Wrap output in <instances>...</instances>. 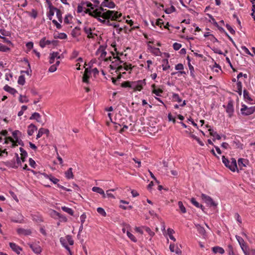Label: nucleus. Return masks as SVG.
Segmentation results:
<instances>
[{
	"label": "nucleus",
	"instance_id": "nucleus-1",
	"mask_svg": "<svg viewBox=\"0 0 255 255\" xmlns=\"http://www.w3.org/2000/svg\"><path fill=\"white\" fill-rule=\"evenodd\" d=\"M84 13L88 14L89 15L93 17H101L104 19H110L111 20H119V18L122 16V14L117 11L107 10L103 14L101 11L98 10H94L93 11L90 9H85Z\"/></svg>",
	"mask_w": 255,
	"mask_h": 255
},
{
	"label": "nucleus",
	"instance_id": "nucleus-2",
	"mask_svg": "<svg viewBox=\"0 0 255 255\" xmlns=\"http://www.w3.org/2000/svg\"><path fill=\"white\" fill-rule=\"evenodd\" d=\"M146 84L145 80H138L136 81L130 82L128 81H125L121 84L123 88H130L134 91H141L143 89V86Z\"/></svg>",
	"mask_w": 255,
	"mask_h": 255
},
{
	"label": "nucleus",
	"instance_id": "nucleus-3",
	"mask_svg": "<svg viewBox=\"0 0 255 255\" xmlns=\"http://www.w3.org/2000/svg\"><path fill=\"white\" fill-rule=\"evenodd\" d=\"M222 162L232 171L235 172L236 169L238 171L236 160L234 158H232L231 161H230L225 156H223Z\"/></svg>",
	"mask_w": 255,
	"mask_h": 255
},
{
	"label": "nucleus",
	"instance_id": "nucleus-4",
	"mask_svg": "<svg viewBox=\"0 0 255 255\" xmlns=\"http://www.w3.org/2000/svg\"><path fill=\"white\" fill-rule=\"evenodd\" d=\"M236 238L237 240L239 245H240V247L244 253L245 254V255H248L249 254V248L247 246L244 239L238 235L236 236Z\"/></svg>",
	"mask_w": 255,
	"mask_h": 255
},
{
	"label": "nucleus",
	"instance_id": "nucleus-5",
	"mask_svg": "<svg viewBox=\"0 0 255 255\" xmlns=\"http://www.w3.org/2000/svg\"><path fill=\"white\" fill-rule=\"evenodd\" d=\"M201 198L208 206L214 207L217 206V204L213 201L211 197L205 194H202Z\"/></svg>",
	"mask_w": 255,
	"mask_h": 255
},
{
	"label": "nucleus",
	"instance_id": "nucleus-6",
	"mask_svg": "<svg viewBox=\"0 0 255 255\" xmlns=\"http://www.w3.org/2000/svg\"><path fill=\"white\" fill-rule=\"evenodd\" d=\"M233 101L231 100L228 102V103L226 106H223L226 109V112L228 114V116L230 118H231L234 113V108L233 106Z\"/></svg>",
	"mask_w": 255,
	"mask_h": 255
},
{
	"label": "nucleus",
	"instance_id": "nucleus-7",
	"mask_svg": "<svg viewBox=\"0 0 255 255\" xmlns=\"http://www.w3.org/2000/svg\"><path fill=\"white\" fill-rule=\"evenodd\" d=\"M101 5L104 7H107L109 8H114L116 6V4L112 1L109 0H104L101 3Z\"/></svg>",
	"mask_w": 255,
	"mask_h": 255
},
{
	"label": "nucleus",
	"instance_id": "nucleus-8",
	"mask_svg": "<svg viewBox=\"0 0 255 255\" xmlns=\"http://www.w3.org/2000/svg\"><path fill=\"white\" fill-rule=\"evenodd\" d=\"M195 227L199 234L202 235L203 238H205L207 237V233L204 227H202L199 224H195Z\"/></svg>",
	"mask_w": 255,
	"mask_h": 255
},
{
	"label": "nucleus",
	"instance_id": "nucleus-9",
	"mask_svg": "<svg viewBox=\"0 0 255 255\" xmlns=\"http://www.w3.org/2000/svg\"><path fill=\"white\" fill-rule=\"evenodd\" d=\"M105 48L106 47L104 46L103 45L100 46L99 48L96 51V54L98 55L99 53H101V57L102 58L105 57L107 54V52L105 51Z\"/></svg>",
	"mask_w": 255,
	"mask_h": 255
},
{
	"label": "nucleus",
	"instance_id": "nucleus-10",
	"mask_svg": "<svg viewBox=\"0 0 255 255\" xmlns=\"http://www.w3.org/2000/svg\"><path fill=\"white\" fill-rule=\"evenodd\" d=\"M59 52H53L51 53H50V59H49V63L50 64H52L54 62V60L55 58H57V59H60L61 58V56L59 55Z\"/></svg>",
	"mask_w": 255,
	"mask_h": 255
},
{
	"label": "nucleus",
	"instance_id": "nucleus-11",
	"mask_svg": "<svg viewBox=\"0 0 255 255\" xmlns=\"http://www.w3.org/2000/svg\"><path fill=\"white\" fill-rule=\"evenodd\" d=\"M17 232L19 235H29L31 234V231L29 229H24L18 228L17 229Z\"/></svg>",
	"mask_w": 255,
	"mask_h": 255
},
{
	"label": "nucleus",
	"instance_id": "nucleus-12",
	"mask_svg": "<svg viewBox=\"0 0 255 255\" xmlns=\"http://www.w3.org/2000/svg\"><path fill=\"white\" fill-rule=\"evenodd\" d=\"M9 246L12 250V251L16 253L17 254H20V252L21 251V248L19 247L18 246L16 245L15 243H10Z\"/></svg>",
	"mask_w": 255,
	"mask_h": 255
},
{
	"label": "nucleus",
	"instance_id": "nucleus-13",
	"mask_svg": "<svg viewBox=\"0 0 255 255\" xmlns=\"http://www.w3.org/2000/svg\"><path fill=\"white\" fill-rule=\"evenodd\" d=\"M49 133V130L47 128H40L37 134L36 135V139L40 138L43 134H46L48 135Z\"/></svg>",
	"mask_w": 255,
	"mask_h": 255
},
{
	"label": "nucleus",
	"instance_id": "nucleus-14",
	"mask_svg": "<svg viewBox=\"0 0 255 255\" xmlns=\"http://www.w3.org/2000/svg\"><path fill=\"white\" fill-rule=\"evenodd\" d=\"M30 248L36 254H39L41 252L40 247L36 244H32L29 245Z\"/></svg>",
	"mask_w": 255,
	"mask_h": 255
},
{
	"label": "nucleus",
	"instance_id": "nucleus-15",
	"mask_svg": "<svg viewBox=\"0 0 255 255\" xmlns=\"http://www.w3.org/2000/svg\"><path fill=\"white\" fill-rule=\"evenodd\" d=\"M37 129V127L33 124H31L28 127L27 133L29 135H32L35 130Z\"/></svg>",
	"mask_w": 255,
	"mask_h": 255
},
{
	"label": "nucleus",
	"instance_id": "nucleus-16",
	"mask_svg": "<svg viewBox=\"0 0 255 255\" xmlns=\"http://www.w3.org/2000/svg\"><path fill=\"white\" fill-rule=\"evenodd\" d=\"M51 44L50 40H46V37H43L39 41L40 46L43 48L46 45Z\"/></svg>",
	"mask_w": 255,
	"mask_h": 255
},
{
	"label": "nucleus",
	"instance_id": "nucleus-17",
	"mask_svg": "<svg viewBox=\"0 0 255 255\" xmlns=\"http://www.w3.org/2000/svg\"><path fill=\"white\" fill-rule=\"evenodd\" d=\"M92 190L93 192H95L102 195L103 198H105L106 197V195L105 194L104 190L102 188L98 187H93Z\"/></svg>",
	"mask_w": 255,
	"mask_h": 255
},
{
	"label": "nucleus",
	"instance_id": "nucleus-18",
	"mask_svg": "<svg viewBox=\"0 0 255 255\" xmlns=\"http://www.w3.org/2000/svg\"><path fill=\"white\" fill-rule=\"evenodd\" d=\"M3 89L5 91L9 93L10 94H11L13 95H14L17 92V91L15 89L10 87V86H9L7 85H6L5 86H4V87H3Z\"/></svg>",
	"mask_w": 255,
	"mask_h": 255
},
{
	"label": "nucleus",
	"instance_id": "nucleus-19",
	"mask_svg": "<svg viewBox=\"0 0 255 255\" xmlns=\"http://www.w3.org/2000/svg\"><path fill=\"white\" fill-rule=\"evenodd\" d=\"M42 175H43L46 178H48L54 184H57L58 182L59 181L58 179L54 177L52 175H48L45 173H42Z\"/></svg>",
	"mask_w": 255,
	"mask_h": 255
},
{
	"label": "nucleus",
	"instance_id": "nucleus-20",
	"mask_svg": "<svg viewBox=\"0 0 255 255\" xmlns=\"http://www.w3.org/2000/svg\"><path fill=\"white\" fill-rule=\"evenodd\" d=\"M84 32L87 34V37L89 38H94V36L92 32V29L90 27H85L84 28Z\"/></svg>",
	"mask_w": 255,
	"mask_h": 255
},
{
	"label": "nucleus",
	"instance_id": "nucleus-21",
	"mask_svg": "<svg viewBox=\"0 0 255 255\" xmlns=\"http://www.w3.org/2000/svg\"><path fill=\"white\" fill-rule=\"evenodd\" d=\"M151 87L153 89L152 93L153 94H154L155 95H156L157 96H161V94L163 93V90H161L160 89H155L156 86H155V84H152L151 85Z\"/></svg>",
	"mask_w": 255,
	"mask_h": 255
},
{
	"label": "nucleus",
	"instance_id": "nucleus-22",
	"mask_svg": "<svg viewBox=\"0 0 255 255\" xmlns=\"http://www.w3.org/2000/svg\"><path fill=\"white\" fill-rule=\"evenodd\" d=\"M254 112H255V107H251L248 108L247 110H246L245 113H243V115L244 116H249L250 115L253 114Z\"/></svg>",
	"mask_w": 255,
	"mask_h": 255
},
{
	"label": "nucleus",
	"instance_id": "nucleus-23",
	"mask_svg": "<svg viewBox=\"0 0 255 255\" xmlns=\"http://www.w3.org/2000/svg\"><path fill=\"white\" fill-rule=\"evenodd\" d=\"M243 96L244 100L246 101H248L249 102L253 101V99L250 97V94L249 92L247 90H244L243 91Z\"/></svg>",
	"mask_w": 255,
	"mask_h": 255
},
{
	"label": "nucleus",
	"instance_id": "nucleus-24",
	"mask_svg": "<svg viewBox=\"0 0 255 255\" xmlns=\"http://www.w3.org/2000/svg\"><path fill=\"white\" fill-rule=\"evenodd\" d=\"M5 165L9 167H11L12 168L17 169L18 168V165L16 164L14 159L11 160V161H7L5 162Z\"/></svg>",
	"mask_w": 255,
	"mask_h": 255
},
{
	"label": "nucleus",
	"instance_id": "nucleus-25",
	"mask_svg": "<svg viewBox=\"0 0 255 255\" xmlns=\"http://www.w3.org/2000/svg\"><path fill=\"white\" fill-rule=\"evenodd\" d=\"M40 118H41L40 115L38 113L35 112L32 114V115L30 117L29 119L30 120H36L37 122L40 123V121L39 119H40Z\"/></svg>",
	"mask_w": 255,
	"mask_h": 255
},
{
	"label": "nucleus",
	"instance_id": "nucleus-26",
	"mask_svg": "<svg viewBox=\"0 0 255 255\" xmlns=\"http://www.w3.org/2000/svg\"><path fill=\"white\" fill-rule=\"evenodd\" d=\"M212 251L215 254L219 253L220 254H223L225 252L224 250L222 248L218 246L212 248Z\"/></svg>",
	"mask_w": 255,
	"mask_h": 255
},
{
	"label": "nucleus",
	"instance_id": "nucleus-27",
	"mask_svg": "<svg viewBox=\"0 0 255 255\" xmlns=\"http://www.w3.org/2000/svg\"><path fill=\"white\" fill-rule=\"evenodd\" d=\"M12 134L14 138L16 140L21 137L22 133L18 130H15L12 132Z\"/></svg>",
	"mask_w": 255,
	"mask_h": 255
},
{
	"label": "nucleus",
	"instance_id": "nucleus-28",
	"mask_svg": "<svg viewBox=\"0 0 255 255\" xmlns=\"http://www.w3.org/2000/svg\"><path fill=\"white\" fill-rule=\"evenodd\" d=\"M65 176L67 179H72L74 177V175L72 172V168H69L65 172Z\"/></svg>",
	"mask_w": 255,
	"mask_h": 255
},
{
	"label": "nucleus",
	"instance_id": "nucleus-29",
	"mask_svg": "<svg viewBox=\"0 0 255 255\" xmlns=\"http://www.w3.org/2000/svg\"><path fill=\"white\" fill-rule=\"evenodd\" d=\"M209 131H210V135L213 137H215L217 139L220 140L221 138V136L218 134L216 131H214L213 129L210 128L209 129Z\"/></svg>",
	"mask_w": 255,
	"mask_h": 255
},
{
	"label": "nucleus",
	"instance_id": "nucleus-30",
	"mask_svg": "<svg viewBox=\"0 0 255 255\" xmlns=\"http://www.w3.org/2000/svg\"><path fill=\"white\" fill-rule=\"evenodd\" d=\"M80 28L79 27H76L71 32V34L73 37H76L80 34Z\"/></svg>",
	"mask_w": 255,
	"mask_h": 255
},
{
	"label": "nucleus",
	"instance_id": "nucleus-31",
	"mask_svg": "<svg viewBox=\"0 0 255 255\" xmlns=\"http://www.w3.org/2000/svg\"><path fill=\"white\" fill-rule=\"evenodd\" d=\"M237 92L240 96L242 94V83L240 81H238L237 83Z\"/></svg>",
	"mask_w": 255,
	"mask_h": 255
},
{
	"label": "nucleus",
	"instance_id": "nucleus-32",
	"mask_svg": "<svg viewBox=\"0 0 255 255\" xmlns=\"http://www.w3.org/2000/svg\"><path fill=\"white\" fill-rule=\"evenodd\" d=\"M61 209L63 211L67 213L68 214L71 216H73L74 214V212L71 208L65 206H63L61 207Z\"/></svg>",
	"mask_w": 255,
	"mask_h": 255
},
{
	"label": "nucleus",
	"instance_id": "nucleus-33",
	"mask_svg": "<svg viewBox=\"0 0 255 255\" xmlns=\"http://www.w3.org/2000/svg\"><path fill=\"white\" fill-rule=\"evenodd\" d=\"M67 35L65 33H60L57 35L54 34V38H59L60 39H65L67 38Z\"/></svg>",
	"mask_w": 255,
	"mask_h": 255
},
{
	"label": "nucleus",
	"instance_id": "nucleus-34",
	"mask_svg": "<svg viewBox=\"0 0 255 255\" xmlns=\"http://www.w3.org/2000/svg\"><path fill=\"white\" fill-rule=\"evenodd\" d=\"M174 233V231L173 229H171L170 228H168L167 229V234L169 236V238L173 240V241H175L176 239L173 236L172 234Z\"/></svg>",
	"mask_w": 255,
	"mask_h": 255
},
{
	"label": "nucleus",
	"instance_id": "nucleus-35",
	"mask_svg": "<svg viewBox=\"0 0 255 255\" xmlns=\"http://www.w3.org/2000/svg\"><path fill=\"white\" fill-rule=\"evenodd\" d=\"M56 12L57 17L58 20L61 23L62 22V12L59 9H57L56 10Z\"/></svg>",
	"mask_w": 255,
	"mask_h": 255
},
{
	"label": "nucleus",
	"instance_id": "nucleus-36",
	"mask_svg": "<svg viewBox=\"0 0 255 255\" xmlns=\"http://www.w3.org/2000/svg\"><path fill=\"white\" fill-rule=\"evenodd\" d=\"M178 205L179 208L181 213H185L186 212V210L185 207L183 205L182 202L179 201L178 202Z\"/></svg>",
	"mask_w": 255,
	"mask_h": 255
},
{
	"label": "nucleus",
	"instance_id": "nucleus-37",
	"mask_svg": "<svg viewBox=\"0 0 255 255\" xmlns=\"http://www.w3.org/2000/svg\"><path fill=\"white\" fill-rule=\"evenodd\" d=\"M19 101L21 103H27L29 100L26 96L20 95L19 97Z\"/></svg>",
	"mask_w": 255,
	"mask_h": 255
},
{
	"label": "nucleus",
	"instance_id": "nucleus-38",
	"mask_svg": "<svg viewBox=\"0 0 255 255\" xmlns=\"http://www.w3.org/2000/svg\"><path fill=\"white\" fill-rule=\"evenodd\" d=\"M162 62L166 64V65L164 66V65H162V67H163V70L164 71H165L168 69L170 68V65H169L168 64V61L167 59H164L163 60H162Z\"/></svg>",
	"mask_w": 255,
	"mask_h": 255
},
{
	"label": "nucleus",
	"instance_id": "nucleus-39",
	"mask_svg": "<svg viewBox=\"0 0 255 255\" xmlns=\"http://www.w3.org/2000/svg\"><path fill=\"white\" fill-rule=\"evenodd\" d=\"M25 77L23 75H20L18 77L17 83L20 85H23L25 84Z\"/></svg>",
	"mask_w": 255,
	"mask_h": 255
},
{
	"label": "nucleus",
	"instance_id": "nucleus-40",
	"mask_svg": "<svg viewBox=\"0 0 255 255\" xmlns=\"http://www.w3.org/2000/svg\"><path fill=\"white\" fill-rule=\"evenodd\" d=\"M97 212L103 216V217H106L107 216V214L103 208L98 207L97 209Z\"/></svg>",
	"mask_w": 255,
	"mask_h": 255
},
{
	"label": "nucleus",
	"instance_id": "nucleus-41",
	"mask_svg": "<svg viewBox=\"0 0 255 255\" xmlns=\"http://www.w3.org/2000/svg\"><path fill=\"white\" fill-rule=\"evenodd\" d=\"M89 74L84 73L82 81L83 82L88 84L89 83Z\"/></svg>",
	"mask_w": 255,
	"mask_h": 255
},
{
	"label": "nucleus",
	"instance_id": "nucleus-42",
	"mask_svg": "<svg viewBox=\"0 0 255 255\" xmlns=\"http://www.w3.org/2000/svg\"><path fill=\"white\" fill-rule=\"evenodd\" d=\"M176 10L175 7L173 5H171L169 8H167L165 10V12L167 14H170Z\"/></svg>",
	"mask_w": 255,
	"mask_h": 255
},
{
	"label": "nucleus",
	"instance_id": "nucleus-43",
	"mask_svg": "<svg viewBox=\"0 0 255 255\" xmlns=\"http://www.w3.org/2000/svg\"><path fill=\"white\" fill-rule=\"evenodd\" d=\"M173 99L178 103L182 102V99L179 97L178 94L174 93L172 95Z\"/></svg>",
	"mask_w": 255,
	"mask_h": 255
},
{
	"label": "nucleus",
	"instance_id": "nucleus-44",
	"mask_svg": "<svg viewBox=\"0 0 255 255\" xmlns=\"http://www.w3.org/2000/svg\"><path fill=\"white\" fill-rule=\"evenodd\" d=\"M244 161H245L246 162H248V160H245L243 158H239L238 159V164L239 166L242 168V167H245L246 166V165L245 163H244Z\"/></svg>",
	"mask_w": 255,
	"mask_h": 255
},
{
	"label": "nucleus",
	"instance_id": "nucleus-45",
	"mask_svg": "<svg viewBox=\"0 0 255 255\" xmlns=\"http://www.w3.org/2000/svg\"><path fill=\"white\" fill-rule=\"evenodd\" d=\"M127 235L128 236V237L133 242H136V238L129 231L127 232Z\"/></svg>",
	"mask_w": 255,
	"mask_h": 255
},
{
	"label": "nucleus",
	"instance_id": "nucleus-46",
	"mask_svg": "<svg viewBox=\"0 0 255 255\" xmlns=\"http://www.w3.org/2000/svg\"><path fill=\"white\" fill-rule=\"evenodd\" d=\"M189 67V69L190 71V75L193 78H195V76L194 75V69L193 66L191 64V63H189L188 65Z\"/></svg>",
	"mask_w": 255,
	"mask_h": 255
},
{
	"label": "nucleus",
	"instance_id": "nucleus-47",
	"mask_svg": "<svg viewBox=\"0 0 255 255\" xmlns=\"http://www.w3.org/2000/svg\"><path fill=\"white\" fill-rule=\"evenodd\" d=\"M241 49L244 51V52L246 54L251 55V56H254V54H252L249 51V50L246 46H242Z\"/></svg>",
	"mask_w": 255,
	"mask_h": 255
},
{
	"label": "nucleus",
	"instance_id": "nucleus-48",
	"mask_svg": "<svg viewBox=\"0 0 255 255\" xmlns=\"http://www.w3.org/2000/svg\"><path fill=\"white\" fill-rule=\"evenodd\" d=\"M107 25L108 26H113L115 28L119 27V24L116 22H111L109 20L107 21Z\"/></svg>",
	"mask_w": 255,
	"mask_h": 255
},
{
	"label": "nucleus",
	"instance_id": "nucleus-49",
	"mask_svg": "<svg viewBox=\"0 0 255 255\" xmlns=\"http://www.w3.org/2000/svg\"><path fill=\"white\" fill-rule=\"evenodd\" d=\"M66 238V241H68L70 245H73L74 244V241L70 235H67Z\"/></svg>",
	"mask_w": 255,
	"mask_h": 255
},
{
	"label": "nucleus",
	"instance_id": "nucleus-50",
	"mask_svg": "<svg viewBox=\"0 0 255 255\" xmlns=\"http://www.w3.org/2000/svg\"><path fill=\"white\" fill-rule=\"evenodd\" d=\"M226 27L232 34H235V33H236L235 30L231 27V26L230 24H226Z\"/></svg>",
	"mask_w": 255,
	"mask_h": 255
},
{
	"label": "nucleus",
	"instance_id": "nucleus-51",
	"mask_svg": "<svg viewBox=\"0 0 255 255\" xmlns=\"http://www.w3.org/2000/svg\"><path fill=\"white\" fill-rule=\"evenodd\" d=\"M19 150L21 152V157H27L28 154L26 150H25L22 147H20Z\"/></svg>",
	"mask_w": 255,
	"mask_h": 255
},
{
	"label": "nucleus",
	"instance_id": "nucleus-52",
	"mask_svg": "<svg viewBox=\"0 0 255 255\" xmlns=\"http://www.w3.org/2000/svg\"><path fill=\"white\" fill-rule=\"evenodd\" d=\"M15 157H16V162H15L16 164L18 165V166L19 165H21V160H20L21 158H20L18 154L17 153H15Z\"/></svg>",
	"mask_w": 255,
	"mask_h": 255
},
{
	"label": "nucleus",
	"instance_id": "nucleus-53",
	"mask_svg": "<svg viewBox=\"0 0 255 255\" xmlns=\"http://www.w3.org/2000/svg\"><path fill=\"white\" fill-rule=\"evenodd\" d=\"M10 50V48L5 45L0 46V51L2 52H7Z\"/></svg>",
	"mask_w": 255,
	"mask_h": 255
},
{
	"label": "nucleus",
	"instance_id": "nucleus-54",
	"mask_svg": "<svg viewBox=\"0 0 255 255\" xmlns=\"http://www.w3.org/2000/svg\"><path fill=\"white\" fill-rule=\"evenodd\" d=\"M191 202L196 207H200V204L197 202L194 198H192L190 200Z\"/></svg>",
	"mask_w": 255,
	"mask_h": 255
},
{
	"label": "nucleus",
	"instance_id": "nucleus-55",
	"mask_svg": "<svg viewBox=\"0 0 255 255\" xmlns=\"http://www.w3.org/2000/svg\"><path fill=\"white\" fill-rule=\"evenodd\" d=\"M181 46L180 43L175 42L173 44V47L175 50H178L181 47Z\"/></svg>",
	"mask_w": 255,
	"mask_h": 255
},
{
	"label": "nucleus",
	"instance_id": "nucleus-56",
	"mask_svg": "<svg viewBox=\"0 0 255 255\" xmlns=\"http://www.w3.org/2000/svg\"><path fill=\"white\" fill-rule=\"evenodd\" d=\"M51 216L53 218H58L60 216V213L55 210H52L50 213Z\"/></svg>",
	"mask_w": 255,
	"mask_h": 255
},
{
	"label": "nucleus",
	"instance_id": "nucleus-57",
	"mask_svg": "<svg viewBox=\"0 0 255 255\" xmlns=\"http://www.w3.org/2000/svg\"><path fill=\"white\" fill-rule=\"evenodd\" d=\"M145 231L147 232L150 236H153L154 235V232L151 231L150 229L148 227H144V228Z\"/></svg>",
	"mask_w": 255,
	"mask_h": 255
},
{
	"label": "nucleus",
	"instance_id": "nucleus-58",
	"mask_svg": "<svg viewBox=\"0 0 255 255\" xmlns=\"http://www.w3.org/2000/svg\"><path fill=\"white\" fill-rule=\"evenodd\" d=\"M211 49L215 53L219 54L220 55L223 54V53L222 52V51L218 48H215V47L211 48Z\"/></svg>",
	"mask_w": 255,
	"mask_h": 255
},
{
	"label": "nucleus",
	"instance_id": "nucleus-59",
	"mask_svg": "<svg viewBox=\"0 0 255 255\" xmlns=\"http://www.w3.org/2000/svg\"><path fill=\"white\" fill-rule=\"evenodd\" d=\"M29 15L30 16L33 17L34 18H35L37 16V11L34 9H32L31 12L30 13Z\"/></svg>",
	"mask_w": 255,
	"mask_h": 255
},
{
	"label": "nucleus",
	"instance_id": "nucleus-60",
	"mask_svg": "<svg viewBox=\"0 0 255 255\" xmlns=\"http://www.w3.org/2000/svg\"><path fill=\"white\" fill-rule=\"evenodd\" d=\"M86 219V215L85 213L82 214L80 216L81 224H83Z\"/></svg>",
	"mask_w": 255,
	"mask_h": 255
},
{
	"label": "nucleus",
	"instance_id": "nucleus-61",
	"mask_svg": "<svg viewBox=\"0 0 255 255\" xmlns=\"http://www.w3.org/2000/svg\"><path fill=\"white\" fill-rule=\"evenodd\" d=\"M58 218L59 219L60 222H66L67 221V218L61 214H60V216H59Z\"/></svg>",
	"mask_w": 255,
	"mask_h": 255
},
{
	"label": "nucleus",
	"instance_id": "nucleus-62",
	"mask_svg": "<svg viewBox=\"0 0 255 255\" xmlns=\"http://www.w3.org/2000/svg\"><path fill=\"white\" fill-rule=\"evenodd\" d=\"M57 70L56 65H51L48 69V71L50 72H54Z\"/></svg>",
	"mask_w": 255,
	"mask_h": 255
},
{
	"label": "nucleus",
	"instance_id": "nucleus-63",
	"mask_svg": "<svg viewBox=\"0 0 255 255\" xmlns=\"http://www.w3.org/2000/svg\"><path fill=\"white\" fill-rule=\"evenodd\" d=\"M175 68L176 70H181L184 69V66L182 64L179 63L175 66Z\"/></svg>",
	"mask_w": 255,
	"mask_h": 255
},
{
	"label": "nucleus",
	"instance_id": "nucleus-64",
	"mask_svg": "<svg viewBox=\"0 0 255 255\" xmlns=\"http://www.w3.org/2000/svg\"><path fill=\"white\" fill-rule=\"evenodd\" d=\"M52 23L54 24L57 29H60L62 27L61 25L55 19L52 20Z\"/></svg>",
	"mask_w": 255,
	"mask_h": 255
}]
</instances>
